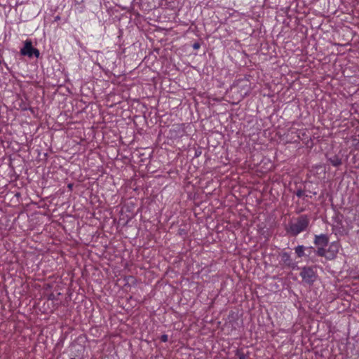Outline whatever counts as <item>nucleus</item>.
I'll list each match as a JSON object with an SVG mask.
<instances>
[{
    "label": "nucleus",
    "mask_w": 359,
    "mask_h": 359,
    "mask_svg": "<svg viewBox=\"0 0 359 359\" xmlns=\"http://www.w3.org/2000/svg\"><path fill=\"white\" fill-rule=\"evenodd\" d=\"M331 163L334 166H337V165H340L341 163V160H339L337 158H334L333 160H331Z\"/></svg>",
    "instance_id": "nucleus-8"
},
{
    "label": "nucleus",
    "mask_w": 359,
    "mask_h": 359,
    "mask_svg": "<svg viewBox=\"0 0 359 359\" xmlns=\"http://www.w3.org/2000/svg\"><path fill=\"white\" fill-rule=\"evenodd\" d=\"M317 255L321 257H325L328 259V253L327 252V250L325 249V247L318 246L317 250Z\"/></svg>",
    "instance_id": "nucleus-6"
},
{
    "label": "nucleus",
    "mask_w": 359,
    "mask_h": 359,
    "mask_svg": "<svg viewBox=\"0 0 359 359\" xmlns=\"http://www.w3.org/2000/svg\"><path fill=\"white\" fill-rule=\"evenodd\" d=\"M249 93V87L247 86L246 90L243 93V95H246Z\"/></svg>",
    "instance_id": "nucleus-10"
},
{
    "label": "nucleus",
    "mask_w": 359,
    "mask_h": 359,
    "mask_svg": "<svg viewBox=\"0 0 359 359\" xmlns=\"http://www.w3.org/2000/svg\"><path fill=\"white\" fill-rule=\"evenodd\" d=\"M339 244L337 243L333 242L330 243L328 249L327 250V252L328 253V259H333L339 252Z\"/></svg>",
    "instance_id": "nucleus-4"
},
{
    "label": "nucleus",
    "mask_w": 359,
    "mask_h": 359,
    "mask_svg": "<svg viewBox=\"0 0 359 359\" xmlns=\"http://www.w3.org/2000/svg\"><path fill=\"white\" fill-rule=\"evenodd\" d=\"M309 224V221L306 218H301L297 223L291 226V231L294 234H298L305 230Z\"/></svg>",
    "instance_id": "nucleus-2"
},
{
    "label": "nucleus",
    "mask_w": 359,
    "mask_h": 359,
    "mask_svg": "<svg viewBox=\"0 0 359 359\" xmlns=\"http://www.w3.org/2000/svg\"><path fill=\"white\" fill-rule=\"evenodd\" d=\"M161 341L163 342H166L168 341V336L166 334H163L161 336Z\"/></svg>",
    "instance_id": "nucleus-9"
},
{
    "label": "nucleus",
    "mask_w": 359,
    "mask_h": 359,
    "mask_svg": "<svg viewBox=\"0 0 359 359\" xmlns=\"http://www.w3.org/2000/svg\"><path fill=\"white\" fill-rule=\"evenodd\" d=\"M199 46L198 44H194V48H198Z\"/></svg>",
    "instance_id": "nucleus-11"
},
{
    "label": "nucleus",
    "mask_w": 359,
    "mask_h": 359,
    "mask_svg": "<svg viewBox=\"0 0 359 359\" xmlns=\"http://www.w3.org/2000/svg\"><path fill=\"white\" fill-rule=\"evenodd\" d=\"M314 243L318 246L325 247L328 243V238L325 234L316 235Z\"/></svg>",
    "instance_id": "nucleus-5"
},
{
    "label": "nucleus",
    "mask_w": 359,
    "mask_h": 359,
    "mask_svg": "<svg viewBox=\"0 0 359 359\" xmlns=\"http://www.w3.org/2000/svg\"><path fill=\"white\" fill-rule=\"evenodd\" d=\"M20 53L22 55H27L29 57H32L33 56L39 57L40 55L39 50L32 46V43L29 40L25 41L23 48L20 50Z\"/></svg>",
    "instance_id": "nucleus-1"
},
{
    "label": "nucleus",
    "mask_w": 359,
    "mask_h": 359,
    "mask_svg": "<svg viewBox=\"0 0 359 359\" xmlns=\"http://www.w3.org/2000/svg\"><path fill=\"white\" fill-rule=\"evenodd\" d=\"M295 252L298 257H301L304 255V247L303 245H298L295 248Z\"/></svg>",
    "instance_id": "nucleus-7"
},
{
    "label": "nucleus",
    "mask_w": 359,
    "mask_h": 359,
    "mask_svg": "<svg viewBox=\"0 0 359 359\" xmlns=\"http://www.w3.org/2000/svg\"><path fill=\"white\" fill-rule=\"evenodd\" d=\"M302 279L309 283H313L316 279V273L313 269L304 267L300 273Z\"/></svg>",
    "instance_id": "nucleus-3"
}]
</instances>
